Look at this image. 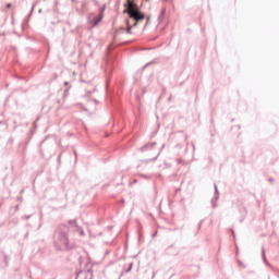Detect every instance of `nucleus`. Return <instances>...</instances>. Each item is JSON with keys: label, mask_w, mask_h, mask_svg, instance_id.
Segmentation results:
<instances>
[{"label": "nucleus", "mask_w": 279, "mask_h": 279, "mask_svg": "<svg viewBox=\"0 0 279 279\" xmlns=\"http://www.w3.org/2000/svg\"><path fill=\"white\" fill-rule=\"evenodd\" d=\"M7 8H12V3H8V4H7Z\"/></svg>", "instance_id": "nucleus-2"}, {"label": "nucleus", "mask_w": 279, "mask_h": 279, "mask_svg": "<svg viewBox=\"0 0 279 279\" xmlns=\"http://www.w3.org/2000/svg\"><path fill=\"white\" fill-rule=\"evenodd\" d=\"M129 1V8L126 9V13L129 14V20L126 22L128 25V34H130V31L133 27H136V25H140V23H143L145 21V13L141 12L138 10V7L134 4V2Z\"/></svg>", "instance_id": "nucleus-1"}]
</instances>
